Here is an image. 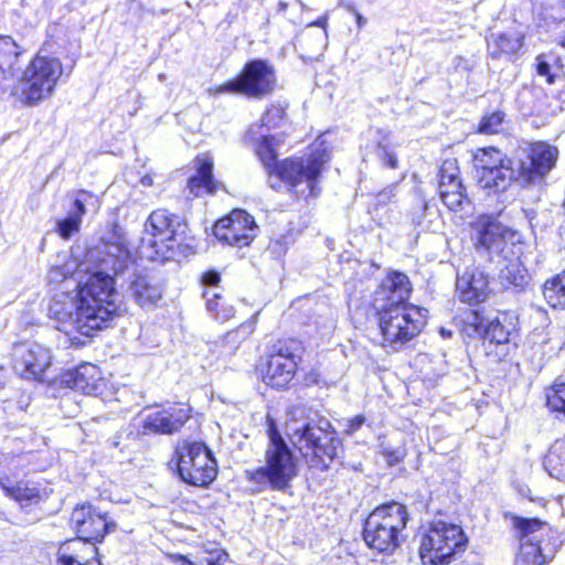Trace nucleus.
<instances>
[{
	"label": "nucleus",
	"instance_id": "nucleus-52",
	"mask_svg": "<svg viewBox=\"0 0 565 565\" xmlns=\"http://www.w3.org/2000/svg\"><path fill=\"white\" fill-rule=\"evenodd\" d=\"M455 186H441L439 188L438 186V191H439V196L441 198L443 196V192L444 191H448V192H459V191H463L466 190L465 186L462 185L461 181L459 182H455L454 183Z\"/></svg>",
	"mask_w": 565,
	"mask_h": 565
},
{
	"label": "nucleus",
	"instance_id": "nucleus-2",
	"mask_svg": "<svg viewBox=\"0 0 565 565\" xmlns=\"http://www.w3.org/2000/svg\"><path fill=\"white\" fill-rule=\"evenodd\" d=\"M278 146L274 136H264L258 141L256 154L268 174V185L280 191L282 183L288 191L298 198H316L320 193L318 186L324 163L330 160V153L319 146L307 159H277Z\"/></svg>",
	"mask_w": 565,
	"mask_h": 565
},
{
	"label": "nucleus",
	"instance_id": "nucleus-10",
	"mask_svg": "<svg viewBox=\"0 0 565 565\" xmlns=\"http://www.w3.org/2000/svg\"><path fill=\"white\" fill-rule=\"evenodd\" d=\"M172 462L180 480L195 487L209 486L217 473L216 459L204 443L185 440L179 444Z\"/></svg>",
	"mask_w": 565,
	"mask_h": 565
},
{
	"label": "nucleus",
	"instance_id": "nucleus-35",
	"mask_svg": "<svg viewBox=\"0 0 565 565\" xmlns=\"http://www.w3.org/2000/svg\"><path fill=\"white\" fill-rule=\"evenodd\" d=\"M507 114L495 109L487 111L480 119L477 131L482 135H495L503 130Z\"/></svg>",
	"mask_w": 565,
	"mask_h": 565
},
{
	"label": "nucleus",
	"instance_id": "nucleus-33",
	"mask_svg": "<svg viewBox=\"0 0 565 565\" xmlns=\"http://www.w3.org/2000/svg\"><path fill=\"white\" fill-rule=\"evenodd\" d=\"M206 310L218 321H227L234 316V307L226 303L223 297L213 289L203 292Z\"/></svg>",
	"mask_w": 565,
	"mask_h": 565
},
{
	"label": "nucleus",
	"instance_id": "nucleus-36",
	"mask_svg": "<svg viewBox=\"0 0 565 565\" xmlns=\"http://www.w3.org/2000/svg\"><path fill=\"white\" fill-rule=\"evenodd\" d=\"M546 405L558 419L565 420V383H555L546 391Z\"/></svg>",
	"mask_w": 565,
	"mask_h": 565
},
{
	"label": "nucleus",
	"instance_id": "nucleus-5",
	"mask_svg": "<svg viewBox=\"0 0 565 565\" xmlns=\"http://www.w3.org/2000/svg\"><path fill=\"white\" fill-rule=\"evenodd\" d=\"M290 443L311 468L327 470L342 449V441L329 419L316 415L287 426Z\"/></svg>",
	"mask_w": 565,
	"mask_h": 565
},
{
	"label": "nucleus",
	"instance_id": "nucleus-1",
	"mask_svg": "<svg viewBox=\"0 0 565 565\" xmlns=\"http://www.w3.org/2000/svg\"><path fill=\"white\" fill-rule=\"evenodd\" d=\"M476 262L494 274L502 288L522 291L527 285L526 269L514 259L508 243L511 230L498 215L481 214L471 223Z\"/></svg>",
	"mask_w": 565,
	"mask_h": 565
},
{
	"label": "nucleus",
	"instance_id": "nucleus-44",
	"mask_svg": "<svg viewBox=\"0 0 565 565\" xmlns=\"http://www.w3.org/2000/svg\"><path fill=\"white\" fill-rule=\"evenodd\" d=\"M49 316L61 323L70 322L76 330V313L74 315L72 310H66L60 302H54L49 307Z\"/></svg>",
	"mask_w": 565,
	"mask_h": 565
},
{
	"label": "nucleus",
	"instance_id": "nucleus-55",
	"mask_svg": "<svg viewBox=\"0 0 565 565\" xmlns=\"http://www.w3.org/2000/svg\"><path fill=\"white\" fill-rule=\"evenodd\" d=\"M0 486L2 487V489L7 492V494H14V492H12L10 490V487L4 481V478L0 476Z\"/></svg>",
	"mask_w": 565,
	"mask_h": 565
},
{
	"label": "nucleus",
	"instance_id": "nucleus-12",
	"mask_svg": "<svg viewBox=\"0 0 565 565\" xmlns=\"http://www.w3.org/2000/svg\"><path fill=\"white\" fill-rule=\"evenodd\" d=\"M384 342L403 345L415 338L425 326L427 310L413 305L374 308Z\"/></svg>",
	"mask_w": 565,
	"mask_h": 565
},
{
	"label": "nucleus",
	"instance_id": "nucleus-13",
	"mask_svg": "<svg viewBox=\"0 0 565 565\" xmlns=\"http://www.w3.org/2000/svg\"><path fill=\"white\" fill-rule=\"evenodd\" d=\"M276 83L274 66L267 60L253 58L245 63L236 77L217 86L215 94H238L262 99L275 90Z\"/></svg>",
	"mask_w": 565,
	"mask_h": 565
},
{
	"label": "nucleus",
	"instance_id": "nucleus-16",
	"mask_svg": "<svg viewBox=\"0 0 565 565\" xmlns=\"http://www.w3.org/2000/svg\"><path fill=\"white\" fill-rule=\"evenodd\" d=\"M302 345L295 339L279 340L271 345L266 365L262 369L263 381L277 390L288 386L297 371V359H300Z\"/></svg>",
	"mask_w": 565,
	"mask_h": 565
},
{
	"label": "nucleus",
	"instance_id": "nucleus-25",
	"mask_svg": "<svg viewBox=\"0 0 565 565\" xmlns=\"http://www.w3.org/2000/svg\"><path fill=\"white\" fill-rule=\"evenodd\" d=\"M191 409L188 406L171 405L161 411L150 413L142 422V434L172 435L179 431L190 419Z\"/></svg>",
	"mask_w": 565,
	"mask_h": 565
},
{
	"label": "nucleus",
	"instance_id": "nucleus-54",
	"mask_svg": "<svg viewBox=\"0 0 565 565\" xmlns=\"http://www.w3.org/2000/svg\"><path fill=\"white\" fill-rule=\"evenodd\" d=\"M439 333L444 339H450L452 337V331L444 327L439 329Z\"/></svg>",
	"mask_w": 565,
	"mask_h": 565
},
{
	"label": "nucleus",
	"instance_id": "nucleus-46",
	"mask_svg": "<svg viewBox=\"0 0 565 565\" xmlns=\"http://www.w3.org/2000/svg\"><path fill=\"white\" fill-rule=\"evenodd\" d=\"M284 110L278 106H271L266 110V113L262 117V121L264 126L277 125V121L282 118Z\"/></svg>",
	"mask_w": 565,
	"mask_h": 565
},
{
	"label": "nucleus",
	"instance_id": "nucleus-29",
	"mask_svg": "<svg viewBox=\"0 0 565 565\" xmlns=\"http://www.w3.org/2000/svg\"><path fill=\"white\" fill-rule=\"evenodd\" d=\"M186 189L194 196L213 194L217 190V183L213 175V162L209 158H196L195 174L188 179Z\"/></svg>",
	"mask_w": 565,
	"mask_h": 565
},
{
	"label": "nucleus",
	"instance_id": "nucleus-40",
	"mask_svg": "<svg viewBox=\"0 0 565 565\" xmlns=\"http://www.w3.org/2000/svg\"><path fill=\"white\" fill-rule=\"evenodd\" d=\"M81 225L82 220L67 214L65 217L56 221L55 231L63 239H70L79 232Z\"/></svg>",
	"mask_w": 565,
	"mask_h": 565
},
{
	"label": "nucleus",
	"instance_id": "nucleus-4",
	"mask_svg": "<svg viewBox=\"0 0 565 565\" xmlns=\"http://www.w3.org/2000/svg\"><path fill=\"white\" fill-rule=\"evenodd\" d=\"M117 291L114 275L96 269L79 290L76 306V331L92 337L93 331L102 330L118 316Z\"/></svg>",
	"mask_w": 565,
	"mask_h": 565
},
{
	"label": "nucleus",
	"instance_id": "nucleus-24",
	"mask_svg": "<svg viewBox=\"0 0 565 565\" xmlns=\"http://www.w3.org/2000/svg\"><path fill=\"white\" fill-rule=\"evenodd\" d=\"M520 531V553L515 565H543L546 563L540 546L542 522L539 519L520 518L515 522Z\"/></svg>",
	"mask_w": 565,
	"mask_h": 565
},
{
	"label": "nucleus",
	"instance_id": "nucleus-19",
	"mask_svg": "<svg viewBox=\"0 0 565 565\" xmlns=\"http://www.w3.org/2000/svg\"><path fill=\"white\" fill-rule=\"evenodd\" d=\"M557 157L556 147L544 141L532 143L525 159L520 161L519 180L527 185L541 183L554 168Z\"/></svg>",
	"mask_w": 565,
	"mask_h": 565
},
{
	"label": "nucleus",
	"instance_id": "nucleus-21",
	"mask_svg": "<svg viewBox=\"0 0 565 565\" xmlns=\"http://www.w3.org/2000/svg\"><path fill=\"white\" fill-rule=\"evenodd\" d=\"M477 264H479L477 262ZM490 280H494V274L480 265L457 277L456 292L459 300L469 306H479L489 298L493 289Z\"/></svg>",
	"mask_w": 565,
	"mask_h": 565
},
{
	"label": "nucleus",
	"instance_id": "nucleus-18",
	"mask_svg": "<svg viewBox=\"0 0 565 565\" xmlns=\"http://www.w3.org/2000/svg\"><path fill=\"white\" fill-rule=\"evenodd\" d=\"M163 279L154 271L137 266L129 273L127 280V295L145 310L156 308L162 300L164 292Z\"/></svg>",
	"mask_w": 565,
	"mask_h": 565
},
{
	"label": "nucleus",
	"instance_id": "nucleus-49",
	"mask_svg": "<svg viewBox=\"0 0 565 565\" xmlns=\"http://www.w3.org/2000/svg\"><path fill=\"white\" fill-rule=\"evenodd\" d=\"M227 557L225 552H217L216 555L210 554L200 562L199 565H222Z\"/></svg>",
	"mask_w": 565,
	"mask_h": 565
},
{
	"label": "nucleus",
	"instance_id": "nucleus-60",
	"mask_svg": "<svg viewBox=\"0 0 565 565\" xmlns=\"http://www.w3.org/2000/svg\"><path fill=\"white\" fill-rule=\"evenodd\" d=\"M561 498L562 497H555V501H556L557 504H561Z\"/></svg>",
	"mask_w": 565,
	"mask_h": 565
},
{
	"label": "nucleus",
	"instance_id": "nucleus-43",
	"mask_svg": "<svg viewBox=\"0 0 565 565\" xmlns=\"http://www.w3.org/2000/svg\"><path fill=\"white\" fill-rule=\"evenodd\" d=\"M380 454L384 457L388 466H395L404 460L407 450L403 445L397 447L381 445Z\"/></svg>",
	"mask_w": 565,
	"mask_h": 565
},
{
	"label": "nucleus",
	"instance_id": "nucleus-7",
	"mask_svg": "<svg viewBox=\"0 0 565 565\" xmlns=\"http://www.w3.org/2000/svg\"><path fill=\"white\" fill-rule=\"evenodd\" d=\"M462 332L483 341L486 354L495 361L508 358L516 348L513 321L507 316H492L484 307L470 309L462 315Z\"/></svg>",
	"mask_w": 565,
	"mask_h": 565
},
{
	"label": "nucleus",
	"instance_id": "nucleus-38",
	"mask_svg": "<svg viewBox=\"0 0 565 565\" xmlns=\"http://www.w3.org/2000/svg\"><path fill=\"white\" fill-rule=\"evenodd\" d=\"M141 431L135 425H127L119 429L109 440L111 448H118L120 452L128 450L139 438Z\"/></svg>",
	"mask_w": 565,
	"mask_h": 565
},
{
	"label": "nucleus",
	"instance_id": "nucleus-48",
	"mask_svg": "<svg viewBox=\"0 0 565 565\" xmlns=\"http://www.w3.org/2000/svg\"><path fill=\"white\" fill-rule=\"evenodd\" d=\"M220 280L221 276L216 270H207L201 278L202 285L210 288L216 287Z\"/></svg>",
	"mask_w": 565,
	"mask_h": 565
},
{
	"label": "nucleus",
	"instance_id": "nucleus-37",
	"mask_svg": "<svg viewBox=\"0 0 565 565\" xmlns=\"http://www.w3.org/2000/svg\"><path fill=\"white\" fill-rule=\"evenodd\" d=\"M96 196L86 190H78L73 195V201L68 210V215L82 220L87 212L88 206H95Z\"/></svg>",
	"mask_w": 565,
	"mask_h": 565
},
{
	"label": "nucleus",
	"instance_id": "nucleus-11",
	"mask_svg": "<svg viewBox=\"0 0 565 565\" xmlns=\"http://www.w3.org/2000/svg\"><path fill=\"white\" fill-rule=\"evenodd\" d=\"M473 162L478 185L488 195L505 192L512 181L519 179L513 160L498 148L477 149Z\"/></svg>",
	"mask_w": 565,
	"mask_h": 565
},
{
	"label": "nucleus",
	"instance_id": "nucleus-45",
	"mask_svg": "<svg viewBox=\"0 0 565 565\" xmlns=\"http://www.w3.org/2000/svg\"><path fill=\"white\" fill-rule=\"evenodd\" d=\"M375 152L384 167L390 169H396L398 167V159L396 153L386 143H383L382 141L379 142Z\"/></svg>",
	"mask_w": 565,
	"mask_h": 565
},
{
	"label": "nucleus",
	"instance_id": "nucleus-34",
	"mask_svg": "<svg viewBox=\"0 0 565 565\" xmlns=\"http://www.w3.org/2000/svg\"><path fill=\"white\" fill-rule=\"evenodd\" d=\"M535 71L547 84H553L562 68L561 58L554 53L540 54L535 58Z\"/></svg>",
	"mask_w": 565,
	"mask_h": 565
},
{
	"label": "nucleus",
	"instance_id": "nucleus-15",
	"mask_svg": "<svg viewBox=\"0 0 565 565\" xmlns=\"http://www.w3.org/2000/svg\"><path fill=\"white\" fill-rule=\"evenodd\" d=\"M62 73V63L57 57L42 55L41 52L36 54L18 77L25 103L34 105L49 97Z\"/></svg>",
	"mask_w": 565,
	"mask_h": 565
},
{
	"label": "nucleus",
	"instance_id": "nucleus-20",
	"mask_svg": "<svg viewBox=\"0 0 565 565\" xmlns=\"http://www.w3.org/2000/svg\"><path fill=\"white\" fill-rule=\"evenodd\" d=\"M14 372L26 380L41 381L51 364L50 351L36 343H18L12 348Z\"/></svg>",
	"mask_w": 565,
	"mask_h": 565
},
{
	"label": "nucleus",
	"instance_id": "nucleus-9",
	"mask_svg": "<svg viewBox=\"0 0 565 565\" xmlns=\"http://www.w3.org/2000/svg\"><path fill=\"white\" fill-rule=\"evenodd\" d=\"M468 539L461 526L443 520L433 521L423 535L419 556L423 565H448L466 550Z\"/></svg>",
	"mask_w": 565,
	"mask_h": 565
},
{
	"label": "nucleus",
	"instance_id": "nucleus-61",
	"mask_svg": "<svg viewBox=\"0 0 565 565\" xmlns=\"http://www.w3.org/2000/svg\"><path fill=\"white\" fill-rule=\"evenodd\" d=\"M520 494H524V490L519 489Z\"/></svg>",
	"mask_w": 565,
	"mask_h": 565
},
{
	"label": "nucleus",
	"instance_id": "nucleus-51",
	"mask_svg": "<svg viewBox=\"0 0 565 565\" xmlns=\"http://www.w3.org/2000/svg\"><path fill=\"white\" fill-rule=\"evenodd\" d=\"M364 423H365V417L363 415H356L355 417H353L352 419L349 420L347 428H345V433L349 435L354 434L363 426Z\"/></svg>",
	"mask_w": 565,
	"mask_h": 565
},
{
	"label": "nucleus",
	"instance_id": "nucleus-23",
	"mask_svg": "<svg viewBox=\"0 0 565 565\" xmlns=\"http://www.w3.org/2000/svg\"><path fill=\"white\" fill-rule=\"evenodd\" d=\"M412 285L406 274L392 270L381 281L374 292L373 307L388 308L409 305Z\"/></svg>",
	"mask_w": 565,
	"mask_h": 565
},
{
	"label": "nucleus",
	"instance_id": "nucleus-42",
	"mask_svg": "<svg viewBox=\"0 0 565 565\" xmlns=\"http://www.w3.org/2000/svg\"><path fill=\"white\" fill-rule=\"evenodd\" d=\"M253 330V321L242 323L236 330L228 331L224 337V341L226 344H233L234 349H237L239 343L245 340Z\"/></svg>",
	"mask_w": 565,
	"mask_h": 565
},
{
	"label": "nucleus",
	"instance_id": "nucleus-14",
	"mask_svg": "<svg viewBox=\"0 0 565 565\" xmlns=\"http://www.w3.org/2000/svg\"><path fill=\"white\" fill-rule=\"evenodd\" d=\"M86 260L94 264L96 269L110 273L114 276L125 275L135 267V258L127 245L124 228L113 223L111 232L106 239L86 250Z\"/></svg>",
	"mask_w": 565,
	"mask_h": 565
},
{
	"label": "nucleus",
	"instance_id": "nucleus-47",
	"mask_svg": "<svg viewBox=\"0 0 565 565\" xmlns=\"http://www.w3.org/2000/svg\"><path fill=\"white\" fill-rule=\"evenodd\" d=\"M42 497H9L14 508L26 510L33 503H39Z\"/></svg>",
	"mask_w": 565,
	"mask_h": 565
},
{
	"label": "nucleus",
	"instance_id": "nucleus-28",
	"mask_svg": "<svg viewBox=\"0 0 565 565\" xmlns=\"http://www.w3.org/2000/svg\"><path fill=\"white\" fill-rule=\"evenodd\" d=\"M98 369L90 363L68 369L60 375L61 385L90 395L96 388Z\"/></svg>",
	"mask_w": 565,
	"mask_h": 565
},
{
	"label": "nucleus",
	"instance_id": "nucleus-32",
	"mask_svg": "<svg viewBox=\"0 0 565 565\" xmlns=\"http://www.w3.org/2000/svg\"><path fill=\"white\" fill-rule=\"evenodd\" d=\"M543 295L551 307L565 309V269L544 284Z\"/></svg>",
	"mask_w": 565,
	"mask_h": 565
},
{
	"label": "nucleus",
	"instance_id": "nucleus-31",
	"mask_svg": "<svg viewBox=\"0 0 565 565\" xmlns=\"http://www.w3.org/2000/svg\"><path fill=\"white\" fill-rule=\"evenodd\" d=\"M543 466L552 478H565V440H557L551 446L543 459Z\"/></svg>",
	"mask_w": 565,
	"mask_h": 565
},
{
	"label": "nucleus",
	"instance_id": "nucleus-59",
	"mask_svg": "<svg viewBox=\"0 0 565 565\" xmlns=\"http://www.w3.org/2000/svg\"><path fill=\"white\" fill-rule=\"evenodd\" d=\"M433 503H434V502H433V497H429V501L426 503L427 509H429V510L434 511V510H433V508H431Z\"/></svg>",
	"mask_w": 565,
	"mask_h": 565
},
{
	"label": "nucleus",
	"instance_id": "nucleus-6",
	"mask_svg": "<svg viewBox=\"0 0 565 565\" xmlns=\"http://www.w3.org/2000/svg\"><path fill=\"white\" fill-rule=\"evenodd\" d=\"M266 466L246 471L255 484L254 491H286L298 473L297 458L284 440L275 420L267 416Z\"/></svg>",
	"mask_w": 565,
	"mask_h": 565
},
{
	"label": "nucleus",
	"instance_id": "nucleus-53",
	"mask_svg": "<svg viewBox=\"0 0 565 565\" xmlns=\"http://www.w3.org/2000/svg\"><path fill=\"white\" fill-rule=\"evenodd\" d=\"M172 557L174 562L178 563L179 565H199L181 554L173 555Z\"/></svg>",
	"mask_w": 565,
	"mask_h": 565
},
{
	"label": "nucleus",
	"instance_id": "nucleus-8",
	"mask_svg": "<svg viewBox=\"0 0 565 565\" xmlns=\"http://www.w3.org/2000/svg\"><path fill=\"white\" fill-rule=\"evenodd\" d=\"M408 519L407 509L402 503L393 501L377 507L364 522V542L379 553H394L404 541L403 531Z\"/></svg>",
	"mask_w": 565,
	"mask_h": 565
},
{
	"label": "nucleus",
	"instance_id": "nucleus-39",
	"mask_svg": "<svg viewBox=\"0 0 565 565\" xmlns=\"http://www.w3.org/2000/svg\"><path fill=\"white\" fill-rule=\"evenodd\" d=\"M461 181L459 179V168L456 160H446L439 169V188L455 186V182Z\"/></svg>",
	"mask_w": 565,
	"mask_h": 565
},
{
	"label": "nucleus",
	"instance_id": "nucleus-56",
	"mask_svg": "<svg viewBox=\"0 0 565 565\" xmlns=\"http://www.w3.org/2000/svg\"><path fill=\"white\" fill-rule=\"evenodd\" d=\"M312 25H316V26H320V28L326 29V25H327V19H326L324 17L319 18L317 21H315V22L312 23Z\"/></svg>",
	"mask_w": 565,
	"mask_h": 565
},
{
	"label": "nucleus",
	"instance_id": "nucleus-58",
	"mask_svg": "<svg viewBox=\"0 0 565 565\" xmlns=\"http://www.w3.org/2000/svg\"><path fill=\"white\" fill-rule=\"evenodd\" d=\"M558 44L565 49V34L559 38Z\"/></svg>",
	"mask_w": 565,
	"mask_h": 565
},
{
	"label": "nucleus",
	"instance_id": "nucleus-17",
	"mask_svg": "<svg viewBox=\"0 0 565 565\" xmlns=\"http://www.w3.org/2000/svg\"><path fill=\"white\" fill-rule=\"evenodd\" d=\"M257 231L254 216L241 209L233 210L213 226V235L220 242L239 248L248 246L256 237Z\"/></svg>",
	"mask_w": 565,
	"mask_h": 565
},
{
	"label": "nucleus",
	"instance_id": "nucleus-41",
	"mask_svg": "<svg viewBox=\"0 0 565 565\" xmlns=\"http://www.w3.org/2000/svg\"><path fill=\"white\" fill-rule=\"evenodd\" d=\"M440 199L450 211L455 212L462 211L465 209V204H470L466 190L459 192L444 191Z\"/></svg>",
	"mask_w": 565,
	"mask_h": 565
},
{
	"label": "nucleus",
	"instance_id": "nucleus-30",
	"mask_svg": "<svg viewBox=\"0 0 565 565\" xmlns=\"http://www.w3.org/2000/svg\"><path fill=\"white\" fill-rule=\"evenodd\" d=\"M487 42L491 58L511 60L523 46V36L519 32H502L492 34Z\"/></svg>",
	"mask_w": 565,
	"mask_h": 565
},
{
	"label": "nucleus",
	"instance_id": "nucleus-22",
	"mask_svg": "<svg viewBox=\"0 0 565 565\" xmlns=\"http://www.w3.org/2000/svg\"><path fill=\"white\" fill-rule=\"evenodd\" d=\"M71 524L81 539L92 543L100 542L109 529L107 514L97 511L92 504H77L71 516Z\"/></svg>",
	"mask_w": 565,
	"mask_h": 565
},
{
	"label": "nucleus",
	"instance_id": "nucleus-57",
	"mask_svg": "<svg viewBox=\"0 0 565 565\" xmlns=\"http://www.w3.org/2000/svg\"><path fill=\"white\" fill-rule=\"evenodd\" d=\"M141 183H142L143 185H150V184H151V178H150V177H143V178L141 179Z\"/></svg>",
	"mask_w": 565,
	"mask_h": 565
},
{
	"label": "nucleus",
	"instance_id": "nucleus-3",
	"mask_svg": "<svg viewBox=\"0 0 565 565\" xmlns=\"http://www.w3.org/2000/svg\"><path fill=\"white\" fill-rule=\"evenodd\" d=\"M192 241L188 235V224L181 216L158 209L143 224L139 252L151 262H180L192 253Z\"/></svg>",
	"mask_w": 565,
	"mask_h": 565
},
{
	"label": "nucleus",
	"instance_id": "nucleus-50",
	"mask_svg": "<svg viewBox=\"0 0 565 565\" xmlns=\"http://www.w3.org/2000/svg\"><path fill=\"white\" fill-rule=\"evenodd\" d=\"M395 188H396V185L392 184V185L387 186L386 189L382 190L381 192H379L375 198L376 205H385L391 200V198L394 195Z\"/></svg>",
	"mask_w": 565,
	"mask_h": 565
},
{
	"label": "nucleus",
	"instance_id": "nucleus-26",
	"mask_svg": "<svg viewBox=\"0 0 565 565\" xmlns=\"http://www.w3.org/2000/svg\"><path fill=\"white\" fill-rule=\"evenodd\" d=\"M21 54L22 51L12 38L0 35V94H4L18 77Z\"/></svg>",
	"mask_w": 565,
	"mask_h": 565
},
{
	"label": "nucleus",
	"instance_id": "nucleus-27",
	"mask_svg": "<svg viewBox=\"0 0 565 565\" xmlns=\"http://www.w3.org/2000/svg\"><path fill=\"white\" fill-rule=\"evenodd\" d=\"M97 548L94 543L81 539L77 535L76 539L64 542L58 551L57 557L61 565H90L92 563H99L95 558Z\"/></svg>",
	"mask_w": 565,
	"mask_h": 565
}]
</instances>
